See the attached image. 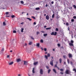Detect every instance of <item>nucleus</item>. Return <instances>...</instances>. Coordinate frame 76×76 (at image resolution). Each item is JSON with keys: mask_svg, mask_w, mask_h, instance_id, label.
<instances>
[{"mask_svg": "<svg viewBox=\"0 0 76 76\" xmlns=\"http://www.w3.org/2000/svg\"><path fill=\"white\" fill-rule=\"evenodd\" d=\"M50 34L51 35H55L56 36V35H57V32H55V33L54 32H52Z\"/></svg>", "mask_w": 76, "mask_h": 76, "instance_id": "1", "label": "nucleus"}, {"mask_svg": "<svg viewBox=\"0 0 76 76\" xmlns=\"http://www.w3.org/2000/svg\"><path fill=\"white\" fill-rule=\"evenodd\" d=\"M54 61L53 60H51V61H50V64L52 66H53V62Z\"/></svg>", "mask_w": 76, "mask_h": 76, "instance_id": "2", "label": "nucleus"}, {"mask_svg": "<svg viewBox=\"0 0 76 76\" xmlns=\"http://www.w3.org/2000/svg\"><path fill=\"white\" fill-rule=\"evenodd\" d=\"M40 75H42L43 74V70L42 69H40Z\"/></svg>", "mask_w": 76, "mask_h": 76, "instance_id": "3", "label": "nucleus"}, {"mask_svg": "<svg viewBox=\"0 0 76 76\" xmlns=\"http://www.w3.org/2000/svg\"><path fill=\"white\" fill-rule=\"evenodd\" d=\"M65 73L66 74H69L70 73V71H69V70H66L65 72Z\"/></svg>", "mask_w": 76, "mask_h": 76, "instance_id": "4", "label": "nucleus"}, {"mask_svg": "<svg viewBox=\"0 0 76 76\" xmlns=\"http://www.w3.org/2000/svg\"><path fill=\"white\" fill-rule=\"evenodd\" d=\"M4 51V49L3 48L1 51H0V54H3V52Z\"/></svg>", "mask_w": 76, "mask_h": 76, "instance_id": "5", "label": "nucleus"}, {"mask_svg": "<svg viewBox=\"0 0 76 76\" xmlns=\"http://www.w3.org/2000/svg\"><path fill=\"white\" fill-rule=\"evenodd\" d=\"M24 65H28V62L26 61H24Z\"/></svg>", "mask_w": 76, "mask_h": 76, "instance_id": "6", "label": "nucleus"}, {"mask_svg": "<svg viewBox=\"0 0 76 76\" xmlns=\"http://www.w3.org/2000/svg\"><path fill=\"white\" fill-rule=\"evenodd\" d=\"M69 58H72V55L71 53H69L68 55Z\"/></svg>", "mask_w": 76, "mask_h": 76, "instance_id": "7", "label": "nucleus"}, {"mask_svg": "<svg viewBox=\"0 0 76 76\" xmlns=\"http://www.w3.org/2000/svg\"><path fill=\"white\" fill-rule=\"evenodd\" d=\"M21 61V59L20 58L17 59L16 60L17 62H19V61Z\"/></svg>", "mask_w": 76, "mask_h": 76, "instance_id": "8", "label": "nucleus"}, {"mask_svg": "<svg viewBox=\"0 0 76 76\" xmlns=\"http://www.w3.org/2000/svg\"><path fill=\"white\" fill-rule=\"evenodd\" d=\"M46 18L47 20H48L49 19V16L48 15H47L46 16Z\"/></svg>", "mask_w": 76, "mask_h": 76, "instance_id": "9", "label": "nucleus"}, {"mask_svg": "<svg viewBox=\"0 0 76 76\" xmlns=\"http://www.w3.org/2000/svg\"><path fill=\"white\" fill-rule=\"evenodd\" d=\"M14 62H13L12 61L9 64V65H12V64H13Z\"/></svg>", "mask_w": 76, "mask_h": 76, "instance_id": "10", "label": "nucleus"}, {"mask_svg": "<svg viewBox=\"0 0 76 76\" xmlns=\"http://www.w3.org/2000/svg\"><path fill=\"white\" fill-rule=\"evenodd\" d=\"M38 62L37 61V62H34V65H37V64H38Z\"/></svg>", "mask_w": 76, "mask_h": 76, "instance_id": "11", "label": "nucleus"}, {"mask_svg": "<svg viewBox=\"0 0 76 76\" xmlns=\"http://www.w3.org/2000/svg\"><path fill=\"white\" fill-rule=\"evenodd\" d=\"M35 67H34L33 69L32 72L33 73H35Z\"/></svg>", "mask_w": 76, "mask_h": 76, "instance_id": "12", "label": "nucleus"}, {"mask_svg": "<svg viewBox=\"0 0 76 76\" xmlns=\"http://www.w3.org/2000/svg\"><path fill=\"white\" fill-rule=\"evenodd\" d=\"M69 45L70 46H73V43H69Z\"/></svg>", "mask_w": 76, "mask_h": 76, "instance_id": "13", "label": "nucleus"}, {"mask_svg": "<svg viewBox=\"0 0 76 76\" xmlns=\"http://www.w3.org/2000/svg\"><path fill=\"white\" fill-rule=\"evenodd\" d=\"M53 72H55V73H57V72H56V69H53Z\"/></svg>", "mask_w": 76, "mask_h": 76, "instance_id": "14", "label": "nucleus"}, {"mask_svg": "<svg viewBox=\"0 0 76 76\" xmlns=\"http://www.w3.org/2000/svg\"><path fill=\"white\" fill-rule=\"evenodd\" d=\"M51 29V27L46 28V29L47 30H50V29Z\"/></svg>", "mask_w": 76, "mask_h": 76, "instance_id": "15", "label": "nucleus"}, {"mask_svg": "<svg viewBox=\"0 0 76 76\" xmlns=\"http://www.w3.org/2000/svg\"><path fill=\"white\" fill-rule=\"evenodd\" d=\"M27 19H28V20H29V21H31V20H32V19H31L29 18H27Z\"/></svg>", "mask_w": 76, "mask_h": 76, "instance_id": "16", "label": "nucleus"}, {"mask_svg": "<svg viewBox=\"0 0 76 76\" xmlns=\"http://www.w3.org/2000/svg\"><path fill=\"white\" fill-rule=\"evenodd\" d=\"M23 30H24V29L23 28H21V32H23Z\"/></svg>", "mask_w": 76, "mask_h": 76, "instance_id": "17", "label": "nucleus"}, {"mask_svg": "<svg viewBox=\"0 0 76 76\" xmlns=\"http://www.w3.org/2000/svg\"><path fill=\"white\" fill-rule=\"evenodd\" d=\"M60 71H61V72H63L64 71V69H60Z\"/></svg>", "mask_w": 76, "mask_h": 76, "instance_id": "18", "label": "nucleus"}, {"mask_svg": "<svg viewBox=\"0 0 76 76\" xmlns=\"http://www.w3.org/2000/svg\"><path fill=\"white\" fill-rule=\"evenodd\" d=\"M37 47H39V43H37Z\"/></svg>", "mask_w": 76, "mask_h": 76, "instance_id": "19", "label": "nucleus"}, {"mask_svg": "<svg viewBox=\"0 0 76 76\" xmlns=\"http://www.w3.org/2000/svg\"><path fill=\"white\" fill-rule=\"evenodd\" d=\"M45 58H46V59H47V60L48 59V56H47L46 55H45Z\"/></svg>", "mask_w": 76, "mask_h": 76, "instance_id": "20", "label": "nucleus"}, {"mask_svg": "<svg viewBox=\"0 0 76 76\" xmlns=\"http://www.w3.org/2000/svg\"><path fill=\"white\" fill-rule=\"evenodd\" d=\"M32 44V42H30L28 44L29 45H31Z\"/></svg>", "mask_w": 76, "mask_h": 76, "instance_id": "21", "label": "nucleus"}, {"mask_svg": "<svg viewBox=\"0 0 76 76\" xmlns=\"http://www.w3.org/2000/svg\"><path fill=\"white\" fill-rule=\"evenodd\" d=\"M59 61H60V63H61V61H62V59H61L60 58L59 59Z\"/></svg>", "mask_w": 76, "mask_h": 76, "instance_id": "22", "label": "nucleus"}, {"mask_svg": "<svg viewBox=\"0 0 76 76\" xmlns=\"http://www.w3.org/2000/svg\"><path fill=\"white\" fill-rule=\"evenodd\" d=\"M43 35L44 37H47V34H44Z\"/></svg>", "mask_w": 76, "mask_h": 76, "instance_id": "23", "label": "nucleus"}, {"mask_svg": "<svg viewBox=\"0 0 76 76\" xmlns=\"http://www.w3.org/2000/svg\"><path fill=\"white\" fill-rule=\"evenodd\" d=\"M3 25H4V26H5V25H6V23H5V22H3Z\"/></svg>", "mask_w": 76, "mask_h": 76, "instance_id": "24", "label": "nucleus"}, {"mask_svg": "<svg viewBox=\"0 0 76 76\" xmlns=\"http://www.w3.org/2000/svg\"><path fill=\"white\" fill-rule=\"evenodd\" d=\"M15 16L14 15H12L11 16V18H15Z\"/></svg>", "mask_w": 76, "mask_h": 76, "instance_id": "25", "label": "nucleus"}, {"mask_svg": "<svg viewBox=\"0 0 76 76\" xmlns=\"http://www.w3.org/2000/svg\"><path fill=\"white\" fill-rule=\"evenodd\" d=\"M66 26H69V23H66Z\"/></svg>", "mask_w": 76, "mask_h": 76, "instance_id": "26", "label": "nucleus"}, {"mask_svg": "<svg viewBox=\"0 0 76 76\" xmlns=\"http://www.w3.org/2000/svg\"><path fill=\"white\" fill-rule=\"evenodd\" d=\"M35 9L37 10H39V8H38V7H37V8H35Z\"/></svg>", "mask_w": 76, "mask_h": 76, "instance_id": "27", "label": "nucleus"}, {"mask_svg": "<svg viewBox=\"0 0 76 76\" xmlns=\"http://www.w3.org/2000/svg\"><path fill=\"white\" fill-rule=\"evenodd\" d=\"M31 18H33L34 19H35V17L34 16H31Z\"/></svg>", "mask_w": 76, "mask_h": 76, "instance_id": "28", "label": "nucleus"}, {"mask_svg": "<svg viewBox=\"0 0 76 76\" xmlns=\"http://www.w3.org/2000/svg\"><path fill=\"white\" fill-rule=\"evenodd\" d=\"M70 63L71 65H72V66H73V62H72V61H71L70 62Z\"/></svg>", "mask_w": 76, "mask_h": 76, "instance_id": "29", "label": "nucleus"}, {"mask_svg": "<svg viewBox=\"0 0 76 76\" xmlns=\"http://www.w3.org/2000/svg\"><path fill=\"white\" fill-rule=\"evenodd\" d=\"M69 61H69V59H67V61L68 63V64H69Z\"/></svg>", "mask_w": 76, "mask_h": 76, "instance_id": "30", "label": "nucleus"}, {"mask_svg": "<svg viewBox=\"0 0 76 76\" xmlns=\"http://www.w3.org/2000/svg\"><path fill=\"white\" fill-rule=\"evenodd\" d=\"M73 71H74L75 73H76V69H74L73 70Z\"/></svg>", "mask_w": 76, "mask_h": 76, "instance_id": "31", "label": "nucleus"}, {"mask_svg": "<svg viewBox=\"0 0 76 76\" xmlns=\"http://www.w3.org/2000/svg\"><path fill=\"white\" fill-rule=\"evenodd\" d=\"M48 73H50V72H51V70L50 69H49L48 70Z\"/></svg>", "mask_w": 76, "mask_h": 76, "instance_id": "32", "label": "nucleus"}, {"mask_svg": "<svg viewBox=\"0 0 76 76\" xmlns=\"http://www.w3.org/2000/svg\"><path fill=\"white\" fill-rule=\"evenodd\" d=\"M52 18H54V14H53L52 15Z\"/></svg>", "mask_w": 76, "mask_h": 76, "instance_id": "33", "label": "nucleus"}, {"mask_svg": "<svg viewBox=\"0 0 76 76\" xmlns=\"http://www.w3.org/2000/svg\"><path fill=\"white\" fill-rule=\"evenodd\" d=\"M43 40H42V39H41L40 40V42H42V43H43Z\"/></svg>", "mask_w": 76, "mask_h": 76, "instance_id": "34", "label": "nucleus"}, {"mask_svg": "<svg viewBox=\"0 0 76 76\" xmlns=\"http://www.w3.org/2000/svg\"><path fill=\"white\" fill-rule=\"evenodd\" d=\"M38 34H39V32H37V35H38Z\"/></svg>", "mask_w": 76, "mask_h": 76, "instance_id": "35", "label": "nucleus"}, {"mask_svg": "<svg viewBox=\"0 0 76 76\" xmlns=\"http://www.w3.org/2000/svg\"><path fill=\"white\" fill-rule=\"evenodd\" d=\"M73 7H74V8H75V9H76V5H73Z\"/></svg>", "mask_w": 76, "mask_h": 76, "instance_id": "36", "label": "nucleus"}, {"mask_svg": "<svg viewBox=\"0 0 76 76\" xmlns=\"http://www.w3.org/2000/svg\"><path fill=\"white\" fill-rule=\"evenodd\" d=\"M31 38L32 39H34V38L32 36H31Z\"/></svg>", "mask_w": 76, "mask_h": 76, "instance_id": "37", "label": "nucleus"}, {"mask_svg": "<svg viewBox=\"0 0 76 76\" xmlns=\"http://www.w3.org/2000/svg\"><path fill=\"white\" fill-rule=\"evenodd\" d=\"M57 64H55L54 66V67H57Z\"/></svg>", "mask_w": 76, "mask_h": 76, "instance_id": "38", "label": "nucleus"}, {"mask_svg": "<svg viewBox=\"0 0 76 76\" xmlns=\"http://www.w3.org/2000/svg\"><path fill=\"white\" fill-rule=\"evenodd\" d=\"M48 57H50V54L49 53L48 54Z\"/></svg>", "mask_w": 76, "mask_h": 76, "instance_id": "39", "label": "nucleus"}, {"mask_svg": "<svg viewBox=\"0 0 76 76\" xmlns=\"http://www.w3.org/2000/svg\"><path fill=\"white\" fill-rule=\"evenodd\" d=\"M21 3H22V4H23L24 3V2H23V1H21Z\"/></svg>", "mask_w": 76, "mask_h": 76, "instance_id": "40", "label": "nucleus"}, {"mask_svg": "<svg viewBox=\"0 0 76 76\" xmlns=\"http://www.w3.org/2000/svg\"><path fill=\"white\" fill-rule=\"evenodd\" d=\"M56 31H58V29L57 28H56Z\"/></svg>", "mask_w": 76, "mask_h": 76, "instance_id": "41", "label": "nucleus"}, {"mask_svg": "<svg viewBox=\"0 0 76 76\" xmlns=\"http://www.w3.org/2000/svg\"><path fill=\"white\" fill-rule=\"evenodd\" d=\"M13 33H16V31L15 30L13 31Z\"/></svg>", "mask_w": 76, "mask_h": 76, "instance_id": "42", "label": "nucleus"}, {"mask_svg": "<svg viewBox=\"0 0 76 76\" xmlns=\"http://www.w3.org/2000/svg\"><path fill=\"white\" fill-rule=\"evenodd\" d=\"M71 43H72V44H73V42H74L73 41V40H71Z\"/></svg>", "mask_w": 76, "mask_h": 76, "instance_id": "43", "label": "nucleus"}, {"mask_svg": "<svg viewBox=\"0 0 76 76\" xmlns=\"http://www.w3.org/2000/svg\"><path fill=\"white\" fill-rule=\"evenodd\" d=\"M74 20H74V19H72L71 20V22H74Z\"/></svg>", "mask_w": 76, "mask_h": 76, "instance_id": "44", "label": "nucleus"}, {"mask_svg": "<svg viewBox=\"0 0 76 76\" xmlns=\"http://www.w3.org/2000/svg\"><path fill=\"white\" fill-rule=\"evenodd\" d=\"M73 18L74 19H76V16H74L73 17Z\"/></svg>", "mask_w": 76, "mask_h": 76, "instance_id": "45", "label": "nucleus"}, {"mask_svg": "<svg viewBox=\"0 0 76 76\" xmlns=\"http://www.w3.org/2000/svg\"><path fill=\"white\" fill-rule=\"evenodd\" d=\"M46 67L47 69H49V67L47 66H46Z\"/></svg>", "mask_w": 76, "mask_h": 76, "instance_id": "46", "label": "nucleus"}, {"mask_svg": "<svg viewBox=\"0 0 76 76\" xmlns=\"http://www.w3.org/2000/svg\"><path fill=\"white\" fill-rule=\"evenodd\" d=\"M63 57L64 58H66V56H63Z\"/></svg>", "mask_w": 76, "mask_h": 76, "instance_id": "47", "label": "nucleus"}, {"mask_svg": "<svg viewBox=\"0 0 76 76\" xmlns=\"http://www.w3.org/2000/svg\"><path fill=\"white\" fill-rule=\"evenodd\" d=\"M44 50L45 51H47V49L46 48H45Z\"/></svg>", "mask_w": 76, "mask_h": 76, "instance_id": "48", "label": "nucleus"}, {"mask_svg": "<svg viewBox=\"0 0 76 76\" xmlns=\"http://www.w3.org/2000/svg\"><path fill=\"white\" fill-rule=\"evenodd\" d=\"M58 47H60V44H58Z\"/></svg>", "mask_w": 76, "mask_h": 76, "instance_id": "49", "label": "nucleus"}, {"mask_svg": "<svg viewBox=\"0 0 76 76\" xmlns=\"http://www.w3.org/2000/svg\"><path fill=\"white\" fill-rule=\"evenodd\" d=\"M60 73L61 75H63V72H60Z\"/></svg>", "mask_w": 76, "mask_h": 76, "instance_id": "50", "label": "nucleus"}, {"mask_svg": "<svg viewBox=\"0 0 76 76\" xmlns=\"http://www.w3.org/2000/svg\"><path fill=\"white\" fill-rule=\"evenodd\" d=\"M6 15H8L9 14V12H7L6 13Z\"/></svg>", "mask_w": 76, "mask_h": 76, "instance_id": "51", "label": "nucleus"}, {"mask_svg": "<svg viewBox=\"0 0 76 76\" xmlns=\"http://www.w3.org/2000/svg\"><path fill=\"white\" fill-rule=\"evenodd\" d=\"M56 18L57 19L59 18V17L58 16H57Z\"/></svg>", "mask_w": 76, "mask_h": 76, "instance_id": "52", "label": "nucleus"}, {"mask_svg": "<svg viewBox=\"0 0 76 76\" xmlns=\"http://www.w3.org/2000/svg\"><path fill=\"white\" fill-rule=\"evenodd\" d=\"M41 32H42V33H44V31H41Z\"/></svg>", "mask_w": 76, "mask_h": 76, "instance_id": "53", "label": "nucleus"}, {"mask_svg": "<svg viewBox=\"0 0 76 76\" xmlns=\"http://www.w3.org/2000/svg\"><path fill=\"white\" fill-rule=\"evenodd\" d=\"M36 23L35 22H34V25H36Z\"/></svg>", "mask_w": 76, "mask_h": 76, "instance_id": "54", "label": "nucleus"}, {"mask_svg": "<svg viewBox=\"0 0 76 76\" xmlns=\"http://www.w3.org/2000/svg\"><path fill=\"white\" fill-rule=\"evenodd\" d=\"M61 48H62V49H63V50H64V47L63 46L61 47Z\"/></svg>", "mask_w": 76, "mask_h": 76, "instance_id": "55", "label": "nucleus"}, {"mask_svg": "<svg viewBox=\"0 0 76 76\" xmlns=\"http://www.w3.org/2000/svg\"><path fill=\"white\" fill-rule=\"evenodd\" d=\"M51 4H54V1H52L51 2Z\"/></svg>", "mask_w": 76, "mask_h": 76, "instance_id": "56", "label": "nucleus"}, {"mask_svg": "<svg viewBox=\"0 0 76 76\" xmlns=\"http://www.w3.org/2000/svg\"><path fill=\"white\" fill-rule=\"evenodd\" d=\"M9 58V55L7 56V58Z\"/></svg>", "mask_w": 76, "mask_h": 76, "instance_id": "57", "label": "nucleus"}, {"mask_svg": "<svg viewBox=\"0 0 76 76\" xmlns=\"http://www.w3.org/2000/svg\"><path fill=\"white\" fill-rule=\"evenodd\" d=\"M18 76H21V75L20 74H18Z\"/></svg>", "mask_w": 76, "mask_h": 76, "instance_id": "58", "label": "nucleus"}, {"mask_svg": "<svg viewBox=\"0 0 76 76\" xmlns=\"http://www.w3.org/2000/svg\"><path fill=\"white\" fill-rule=\"evenodd\" d=\"M66 64V62H64V64Z\"/></svg>", "mask_w": 76, "mask_h": 76, "instance_id": "59", "label": "nucleus"}, {"mask_svg": "<svg viewBox=\"0 0 76 76\" xmlns=\"http://www.w3.org/2000/svg\"><path fill=\"white\" fill-rule=\"evenodd\" d=\"M41 49H42V50H44V49H43V48H41Z\"/></svg>", "mask_w": 76, "mask_h": 76, "instance_id": "60", "label": "nucleus"}, {"mask_svg": "<svg viewBox=\"0 0 76 76\" xmlns=\"http://www.w3.org/2000/svg\"><path fill=\"white\" fill-rule=\"evenodd\" d=\"M57 69H58V70H59L60 69V68H59L58 67H57Z\"/></svg>", "mask_w": 76, "mask_h": 76, "instance_id": "61", "label": "nucleus"}, {"mask_svg": "<svg viewBox=\"0 0 76 76\" xmlns=\"http://www.w3.org/2000/svg\"><path fill=\"white\" fill-rule=\"evenodd\" d=\"M57 69H58V70H59L60 69V68H59L58 67H57Z\"/></svg>", "mask_w": 76, "mask_h": 76, "instance_id": "62", "label": "nucleus"}, {"mask_svg": "<svg viewBox=\"0 0 76 76\" xmlns=\"http://www.w3.org/2000/svg\"><path fill=\"white\" fill-rule=\"evenodd\" d=\"M25 46H26V45H27V44H26V43H25Z\"/></svg>", "mask_w": 76, "mask_h": 76, "instance_id": "63", "label": "nucleus"}, {"mask_svg": "<svg viewBox=\"0 0 76 76\" xmlns=\"http://www.w3.org/2000/svg\"><path fill=\"white\" fill-rule=\"evenodd\" d=\"M48 6V5L47 4H46V7H47Z\"/></svg>", "mask_w": 76, "mask_h": 76, "instance_id": "64", "label": "nucleus"}]
</instances>
